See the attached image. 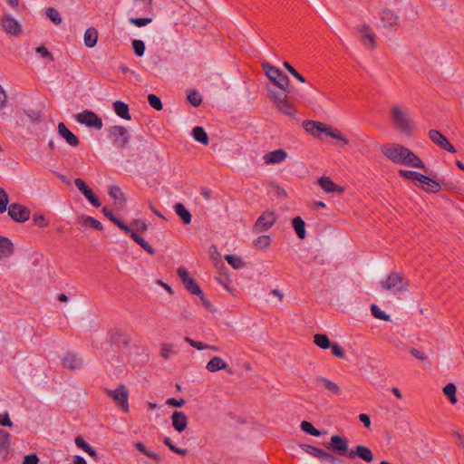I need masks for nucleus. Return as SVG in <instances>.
Returning a JSON list of instances; mask_svg holds the SVG:
<instances>
[{"label": "nucleus", "mask_w": 464, "mask_h": 464, "mask_svg": "<svg viewBox=\"0 0 464 464\" xmlns=\"http://www.w3.org/2000/svg\"><path fill=\"white\" fill-rule=\"evenodd\" d=\"M381 151L393 163L426 170L425 164L420 157L403 145L398 143L384 144L381 147Z\"/></svg>", "instance_id": "f257e3e1"}, {"label": "nucleus", "mask_w": 464, "mask_h": 464, "mask_svg": "<svg viewBox=\"0 0 464 464\" xmlns=\"http://www.w3.org/2000/svg\"><path fill=\"white\" fill-rule=\"evenodd\" d=\"M391 119L394 128L401 134L410 136L415 130V124L410 118L407 109L398 104H392L390 110Z\"/></svg>", "instance_id": "f03ea898"}, {"label": "nucleus", "mask_w": 464, "mask_h": 464, "mask_svg": "<svg viewBox=\"0 0 464 464\" xmlns=\"http://www.w3.org/2000/svg\"><path fill=\"white\" fill-rule=\"evenodd\" d=\"M303 128L305 131L315 138L322 139L321 134L324 133L333 139L341 140L344 145L349 143V140L343 135H342L339 130L334 129L330 125H326L323 122L305 120L303 121Z\"/></svg>", "instance_id": "7ed1b4c3"}, {"label": "nucleus", "mask_w": 464, "mask_h": 464, "mask_svg": "<svg viewBox=\"0 0 464 464\" xmlns=\"http://www.w3.org/2000/svg\"><path fill=\"white\" fill-rule=\"evenodd\" d=\"M382 288L386 291H392L394 294L408 291L409 284L403 280L401 274L392 272L386 279L381 281Z\"/></svg>", "instance_id": "20e7f679"}, {"label": "nucleus", "mask_w": 464, "mask_h": 464, "mask_svg": "<svg viewBox=\"0 0 464 464\" xmlns=\"http://www.w3.org/2000/svg\"><path fill=\"white\" fill-rule=\"evenodd\" d=\"M105 394L111 398L124 412H129V391L124 384H120L115 390L104 389Z\"/></svg>", "instance_id": "39448f33"}, {"label": "nucleus", "mask_w": 464, "mask_h": 464, "mask_svg": "<svg viewBox=\"0 0 464 464\" xmlns=\"http://www.w3.org/2000/svg\"><path fill=\"white\" fill-rule=\"evenodd\" d=\"M300 448L307 454L331 464H344V461L334 454L309 444H301Z\"/></svg>", "instance_id": "423d86ee"}, {"label": "nucleus", "mask_w": 464, "mask_h": 464, "mask_svg": "<svg viewBox=\"0 0 464 464\" xmlns=\"http://www.w3.org/2000/svg\"><path fill=\"white\" fill-rule=\"evenodd\" d=\"M324 446L334 453L349 458L350 450L348 440L339 435H333L329 442L324 443Z\"/></svg>", "instance_id": "0eeeda50"}, {"label": "nucleus", "mask_w": 464, "mask_h": 464, "mask_svg": "<svg viewBox=\"0 0 464 464\" xmlns=\"http://www.w3.org/2000/svg\"><path fill=\"white\" fill-rule=\"evenodd\" d=\"M314 383L320 392L326 393L327 396H339L342 393V389L336 382L324 376L315 377Z\"/></svg>", "instance_id": "6e6552de"}, {"label": "nucleus", "mask_w": 464, "mask_h": 464, "mask_svg": "<svg viewBox=\"0 0 464 464\" xmlns=\"http://www.w3.org/2000/svg\"><path fill=\"white\" fill-rule=\"evenodd\" d=\"M8 216L12 220L17 223H24L25 221L29 220L31 211L30 209L19 203H12L9 205L7 208Z\"/></svg>", "instance_id": "1a4fd4ad"}, {"label": "nucleus", "mask_w": 464, "mask_h": 464, "mask_svg": "<svg viewBox=\"0 0 464 464\" xmlns=\"http://www.w3.org/2000/svg\"><path fill=\"white\" fill-rule=\"evenodd\" d=\"M110 137L113 138V144L118 148H125L130 142V133L128 130L120 125L112 126L109 130Z\"/></svg>", "instance_id": "9d476101"}, {"label": "nucleus", "mask_w": 464, "mask_h": 464, "mask_svg": "<svg viewBox=\"0 0 464 464\" xmlns=\"http://www.w3.org/2000/svg\"><path fill=\"white\" fill-rule=\"evenodd\" d=\"M75 120L79 123L84 124L88 127H92L97 130H101L102 128V119L93 111H91L89 110H85L82 112L77 113L75 115Z\"/></svg>", "instance_id": "9b49d317"}, {"label": "nucleus", "mask_w": 464, "mask_h": 464, "mask_svg": "<svg viewBox=\"0 0 464 464\" xmlns=\"http://www.w3.org/2000/svg\"><path fill=\"white\" fill-rule=\"evenodd\" d=\"M1 25L4 31L12 35L18 36L22 33V25L11 14H5L0 19Z\"/></svg>", "instance_id": "f8f14e48"}, {"label": "nucleus", "mask_w": 464, "mask_h": 464, "mask_svg": "<svg viewBox=\"0 0 464 464\" xmlns=\"http://www.w3.org/2000/svg\"><path fill=\"white\" fill-rule=\"evenodd\" d=\"M177 274L180 277L185 288L192 295H201L202 290L197 284V282L189 276L188 271L183 267L179 266L177 270Z\"/></svg>", "instance_id": "ddd939ff"}, {"label": "nucleus", "mask_w": 464, "mask_h": 464, "mask_svg": "<svg viewBox=\"0 0 464 464\" xmlns=\"http://www.w3.org/2000/svg\"><path fill=\"white\" fill-rule=\"evenodd\" d=\"M361 34L362 44L368 49L373 50L376 47V34L368 24H363L358 29Z\"/></svg>", "instance_id": "4468645a"}, {"label": "nucleus", "mask_w": 464, "mask_h": 464, "mask_svg": "<svg viewBox=\"0 0 464 464\" xmlns=\"http://www.w3.org/2000/svg\"><path fill=\"white\" fill-rule=\"evenodd\" d=\"M276 218L274 212H265L256 221L254 229L256 232L266 231L276 223Z\"/></svg>", "instance_id": "2eb2a0df"}, {"label": "nucleus", "mask_w": 464, "mask_h": 464, "mask_svg": "<svg viewBox=\"0 0 464 464\" xmlns=\"http://www.w3.org/2000/svg\"><path fill=\"white\" fill-rule=\"evenodd\" d=\"M429 138L431 140V141L433 143H435L437 146L440 147L441 149L446 150L451 153L456 152V149L454 148V146L439 130H430L429 131Z\"/></svg>", "instance_id": "dca6fc26"}, {"label": "nucleus", "mask_w": 464, "mask_h": 464, "mask_svg": "<svg viewBox=\"0 0 464 464\" xmlns=\"http://www.w3.org/2000/svg\"><path fill=\"white\" fill-rule=\"evenodd\" d=\"M74 184L93 207L99 208L101 206V202L98 198L82 179H75Z\"/></svg>", "instance_id": "f3484780"}, {"label": "nucleus", "mask_w": 464, "mask_h": 464, "mask_svg": "<svg viewBox=\"0 0 464 464\" xmlns=\"http://www.w3.org/2000/svg\"><path fill=\"white\" fill-rule=\"evenodd\" d=\"M380 19L384 27L395 29L399 26L400 19L395 12L392 9L385 8L382 11Z\"/></svg>", "instance_id": "a211bd4d"}, {"label": "nucleus", "mask_w": 464, "mask_h": 464, "mask_svg": "<svg viewBox=\"0 0 464 464\" xmlns=\"http://www.w3.org/2000/svg\"><path fill=\"white\" fill-rule=\"evenodd\" d=\"M63 368L74 371L79 370L83 365V361L75 353H67L62 359Z\"/></svg>", "instance_id": "6ab92c4d"}, {"label": "nucleus", "mask_w": 464, "mask_h": 464, "mask_svg": "<svg viewBox=\"0 0 464 464\" xmlns=\"http://www.w3.org/2000/svg\"><path fill=\"white\" fill-rule=\"evenodd\" d=\"M360 458L366 462L373 460V454L372 450L363 445H357L353 450H351L349 459Z\"/></svg>", "instance_id": "aec40b11"}, {"label": "nucleus", "mask_w": 464, "mask_h": 464, "mask_svg": "<svg viewBox=\"0 0 464 464\" xmlns=\"http://www.w3.org/2000/svg\"><path fill=\"white\" fill-rule=\"evenodd\" d=\"M206 369L210 372H216L220 370H226L229 374H233L234 372L229 368L228 364L220 357H213L206 366Z\"/></svg>", "instance_id": "412c9836"}, {"label": "nucleus", "mask_w": 464, "mask_h": 464, "mask_svg": "<svg viewBox=\"0 0 464 464\" xmlns=\"http://www.w3.org/2000/svg\"><path fill=\"white\" fill-rule=\"evenodd\" d=\"M58 133L72 147H77L80 143L79 139L71 130L67 129L63 122L58 124Z\"/></svg>", "instance_id": "4be33fe9"}, {"label": "nucleus", "mask_w": 464, "mask_h": 464, "mask_svg": "<svg viewBox=\"0 0 464 464\" xmlns=\"http://www.w3.org/2000/svg\"><path fill=\"white\" fill-rule=\"evenodd\" d=\"M420 183H421V185H420V188L430 193H437L441 189L440 180H435L425 175H423Z\"/></svg>", "instance_id": "5701e85b"}, {"label": "nucleus", "mask_w": 464, "mask_h": 464, "mask_svg": "<svg viewBox=\"0 0 464 464\" xmlns=\"http://www.w3.org/2000/svg\"><path fill=\"white\" fill-rule=\"evenodd\" d=\"M286 157V151L283 149H279L265 154L264 160L266 164H277L283 162Z\"/></svg>", "instance_id": "b1692460"}, {"label": "nucleus", "mask_w": 464, "mask_h": 464, "mask_svg": "<svg viewBox=\"0 0 464 464\" xmlns=\"http://www.w3.org/2000/svg\"><path fill=\"white\" fill-rule=\"evenodd\" d=\"M172 426L178 432H182L188 426V418L182 411H174L171 416Z\"/></svg>", "instance_id": "393cba45"}, {"label": "nucleus", "mask_w": 464, "mask_h": 464, "mask_svg": "<svg viewBox=\"0 0 464 464\" xmlns=\"http://www.w3.org/2000/svg\"><path fill=\"white\" fill-rule=\"evenodd\" d=\"M111 342L116 345L127 346L131 341L130 336L124 331L114 330L111 333Z\"/></svg>", "instance_id": "a878e982"}, {"label": "nucleus", "mask_w": 464, "mask_h": 464, "mask_svg": "<svg viewBox=\"0 0 464 464\" xmlns=\"http://www.w3.org/2000/svg\"><path fill=\"white\" fill-rule=\"evenodd\" d=\"M317 183L320 187L327 193L339 192L342 193L343 188L337 184H335L330 178L328 177H321L318 179Z\"/></svg>", "instance_id": "bb28decb"}, {"label": "nucleus", "mask_w": 464, "mask_h": 464, "mask_svg": "<svg viewBox=\"0 0 464 464\" xmlns=\"http://www.w3.org/2000/svg\"><path fill=\"white\" fill-rule=\"evenodd\" d=\"M14 252L12 241L4 236H0V259L11 256Z\"/></svg>", "instance_id": "cd10ccee"}, {"label": "nucleus", "mask_w": 464, "mask_h": 464, "mask_svg": "<svg viewBox=\"0 0 464 464\" xmlns=\"http://www.w3.org/2000/svg\"><path fill=\"white\" fill-rule=\"evenodd\" d=\"M126 234L130 235V237L142 247L146 252L150 255L155 253V249L149 245L140 236H139L135 231H133L130 227L129 231H124Z\"/></svg>", "instance_id": "c85d7f7f"}, {"label": "nucleus", "mask_w": 464, "mask_h": 464, "mask_svg": "<svg viewBox=\"0 0 464 464\" xmlns=\"http://www.w3.org/2000/svg\"><path fill=\"white\" fill-rule=\"evenodd\" d=\"M273 84H275L276 87L281 89L286 93H292V90L290 89V80L287 77L286 74H285L283 72H280V75L276 77V80H273L271 82Z\"/></svg>", "instance_id": "c756f323"}, {"label": "nucleus", "mask_w": 464, "mask_h": 464, "mask_svg": "<svg viewBox=\"0 0 464 464\" xmlns=\"http://www.w3.org/2000/svg\"><path fill=\"white\" fill-rule=\"evenodd\" d=\"M84 44L89 47H94L98 40V32L94 27L88 28L83 36Z\"/></svg>", "instance_id": "7c9ffc66"}, {"label": "nucleus", "mask_w": 464, "mask_h": 464, "mask_svg": "<svg viewBox=\"0 0 464 464\" xmlns=\"http://www.w3.org/2000/svg\"><path fill=\"white\" fill-rule=\"evenodd\" d=\"M103 215L111 221L114 225H116L119 228H121L123 231H129L130 227L126 225L123 221H121L120 218H116L113 213L109 210L106 207H103L102 209Z\"/></svg>", "instance_id": "2f4dec72"}, {"label": "nucleus", "mask_w": 464, "mask_h": 464, "mask_svg": "<svg viewBox=\"0 0 464 464\" xmlns=\"http://www.w3.org/2000/svg\"><path fill=\"white\" fill-rule=\"evenodd\" d=\"M175 212L180 218L185 225H188L191 222L192 216L190 212L185 208L182 203H177L174 207Z\"/></svg>", "instance_id": "473e14b6"}, {"label": "nucleus", "mask_w": 464, "mask_h": 464, "mask_svg": "<svg viewBox=\"0 0 464 464\" xmlns=\"http://www.w3.org/2000/svg\"><path fill=\"white\" fill-rule=\"evenodd\" d=\"M276 107L280 112L289 117H294L297 112L295 106L286 98L282 102L277 104Z\"/></svg>", "instance_id": "72a5a7b5"}, {"label": "nucleus", "mask_w": 464, "mask_h": 464, "mask_svg": "<svg viewBox=\"0 0 464 464\" xmlns=\"http://www.w3.org/2000/svg\"><path fill=\"white\" fill-rule=\"evenodd\" d=\"M113 108L118 116L124 120H130V115L129 112V106L127 103L121 101H116L113 103Z\"/></svg>", "instance_id": "f704fd0d"}, {"label": "nucleus", "mask_w": 464, "mask_h": 464, "mask_svg": "<svg viewBox=\"0 0 464 464\" xmlns=\"http://www.w3.org/2000/svg\"><path fill=\"white\" fill-rule=\"evenodd\" d=\"M11 435L4 430H0V455L6 456L9 452V441Z\"/></svg>", "instance_id": "c9c22d12"}, {"label": "nucleus", "mask_w": 464, "mask_h": 464, "mask_svg": "<svg viewBox=\"0 0 464 464\" xmlns=\"http://www.w3.org/2000/svg\"><path fill=\"white\" fill-rule=\"evenodd\" d=\"M134 447L140 452L153 459L156 463H160L161 461V457L159 454L155 453L154 451L148 450L144 443L136 442L134 444Z\"/></svg>", "instance_id": "e433bc0d"}, {"label": "nucleus", "mask_w": 464, "mask_h": 464, "mask_svg": "<svg viewBox=\"0 0 464 464\" xmlns=\"http://www.w3.org/2000/svg\"><path fill=\"white\" fill-rule=\"evenodd\" d=\"M192 136L198 142L208 145L209 142L208 136L202 127L197 126L192 130Z\"/></svg>", "instance_id": "4c0bfd02"}, {"label": "nucleus", "mask_w": 464, "mask_h": 464, "mask_svg": "<svg viewBox=\"0 0 464 464\" xmlns=\"http://www.w3.org/2000/svg\"><path fill=\"white\" fill-rule=\"evenodd\" d=\"M293 227L300 239H304L305 237V223L300 218L296 217L292 221Z\"/></svg>", "instance_id": "58836bf2"}, {"label": "nucleus", "mask_w": 464, "mask_h": 464, "mask_svg": "<svg viewBox=\"0 0 464 464\" xmlns=\"http://www.w3.org/2000/svg\"><path fill=\"white\" fill-rule=\"evenodd\" d=\"M109 195L113 199L116 200V202H115L116 205L119 204V205L122 206L126 201L124 194L122 193L121 189L117 186H111L109 188Z\"/></svg>", "instance_id": "ea45409f"}, {"label": "nucleus", "mask_w": 464, "mask_h": 464, "mask_svg": "<svg viewBox=\"0 0 464 464\" xmlns=\"http://www.w3.org/2000/svg\"><path fill=\"white\" fill-rule=\"evenodd\" d=\"M79 223L83 227H89L95 228L97 230H102L103 227L97 219L92 217H81L79 218Z\"/></svg>", "instance_id": "a19ab883"}, {"label": "nucleus", "mask_w": 464, "mask_h": 464, "mask_svg": "<svg viewBox=\"0 0 464 464\" xmlns=\"http://www.w3.org/2000/svg\"><path fill=\"white\" fill-rule=\"evenodd\" d=\"M262 66L266 77L269 79L270 82L276 80V77L280 75V72H282V71L279 70L277 67L271 65L268 63H264Z\"/></svg>", "instance_id": "79ce46f5"}, {"label": "nucleus", "mask_w": 464, "mask_h": 464, "mask_svg": "<svg viewBox=\"0 0 464 464\" xmlns=\"http://www.w3.org/2000/svg\"><path fill=\"white\" fill-rule=\"evenodd\" d=\"M456 385L452 382L448 383L443 388V393L446 395V397L452 404H456L458 401V399L456 397Z\"/></svg>", "instance_id": "37998d69"}, {"label": "nucleus", "mask_w": 464, "mask_h": 464, "mask_svg": "<svg viewBox=\"0 0 464 464\" xmlns=\"http://www.w3.org/2000/svg\"><path fill=\"white\" fill-rule=\"evenodd\" d=\"M74 441L79 448L83 450L89 455H91L93 458H97V451L92 446H90L82 437H76Z\"/></svg>", "instance_id": "c03bdc74"}, {"label": "nucleus", "mask_w": 464, "mask_h": 464, "mask_svg": "<svg viewBox=\"0 0 464 464\" xmlns=\"http://www.w3.org/2000/svg\"><path fill=\"white\" fill-rule=\"evenodd\" d=\"M314 343L320 348L326 350L330 348L331 342L326 334H316L314 336Z\"/></svg>", "instance_id": "a18cd8bd"}, {"label": "nucleus", "mask_w": 464, "mask_h": 464, "mask_svg": "<svg viewBox=\"0 0 464 464\" xmlns=\"http://www.w3.org/2000/svg\"><path fill=\"white\" fill-rule=\"evenodd\" d=\"M290 93L282 94L276 91L269 90L268 91V97L273 102L274 105L276 106L280 102H282L285 98L288 99V95ZM293 96L295 95V93L292 91L291 93Z\"/></svg>", "instance_id": "49530a36"}, {"label": "nucleus", "mask_w": 464, "mask_h": 464, "mask_svg": "<svg viewBox=\"0 0 464 464\" xmlns=\"http://www.w3.org/2000/svg\"><path fill=\"white\" fill-rule=\"evenodd\" d=\"M398 173L401 177L405 178L406 179L419 182L423 177V174L413 170L400 169Z\"/></svg>", "instance_id": "de8ad7c7"}, {"label": "nucleus", "mask_w": 464, "mask_h": 464, "mask_svg": "<svg viewBox=\"0 0 464 464\" xmlns=\"http://www.w3.org/2000/svg\"><path fill=\"white\" fill-rule=\"evenodd\" d=\"M300 428L304 432L314 437H319L322 434V432L319 430L315 429L311 422L306 420H303L301 422Z\"/></svg>", "instance_id": "09e8293b"}, {"label": "nucleus", "mask_w": 464, "mask_h": 464, "mask_svg": "<svg viewBox=\"0 0 464 464\" xmlns=\"http://www.w3.org/2000/svg\"><path fill=\"white\" fill-rule=\"evenodd\" d=\"M45 14L56 25L62 23L61 15L54 7H48L45 10Z\"/></svg>", "instance_id": "8fccbe9b"}, {"label": "nucleus", "mask_w": 464, "mask_h": 464, "mask_svg": "<svg viewBox=\"0 0 464 464\" xmlns=\"http://www.w3.org/2000/svg\"><path fill=\"white\" fill-rule=\"evenodd\" d=\"M225 259L235 269H241L244 266V262L239 256L226 255Z\"/></svg>", "instance_id": "3c124183"}, {"label": "nucleus", "mask_w": 464, "mask_h": 464, "mask_svg": "<svg viewBox=\"0 0 464 464\" xmlns=\"http://www.w3.org/2000/svg\"><path fill=\"white\" fill-rule=\"evenodd\" d=\"M371 312L372 314L380 320L383 321H391V316L389 314H386L383 311H382L379 306L375 304H372L371 305Z\"/></svg>", "instance_id": "603ef678"}, {"label": "nucleus", "mask_w": 464, "mask_h": 464, "mask_svg": "<svg viewBox=\"0 0 464 464\" xmlns=\"http://www.w3.org/2000/svg\"><path fill=\"white\" fill-rule=\"evenodd\" d=\"M9 203V197L6 191L0 188V214L5 213L7 210Z\"/></svg>", "instance_id": "864d4df0"}, {"label": "nucleus", "mask_w": 464, "mask_h": 464, "mask_svg": "<svg viewBox=\"0 0 464 464\" xmlns=\"http://www.w3.org/2000/svg\"><path fill=\"white\" fill-rule=\"evenodd\" d=\"M149 104L155 110L160 111L163 108L161 100L156 94L150 93L148 95Z\"/></svg>", "instance_id": "5fc2aeb1"}, {"label": "nucleus", "mask_w": 464, "mask_h": 464, "mask_svg": "<svg viewBox=\"0 0 464 464\" xmlns=\"http://www.w3.org/2000/svg\"><path fill=\"white\" fill-rule=\"evenodd\" d=\"M164 444L173 452L179 454V455H181V456H186L188 454V450H183V449H180V448H178L176 447L173 443H172V440H170V438L169 437H166L164 439Z\"/></svg>", "instance_id": "6e6d98bb"}, {"label": "nucleus", "mask_w": 464, "mask_h": 464, "mask_svg": "<svg viewBox=\"0 0 464 464\" xmlns=\"http://www.w3.org/2000/svg\"><path fill=\"white\" fill-rule=\"evenodd\" d=\"M271 245V238L269 236H260L255 241V246L259 249H266Z\"/></svg>", "instance_id": "4d7b16f0"}, {"label": "nucleus", "mask_w": 464, "mask_h": 464, "mask_svg": "<svg viewBox=\"0 0 464 464\" xmlns=\"http://www.w3.org/2000/svg\"><path fill=\"white\" fill-rule=\"evenodd\" d=\"M284 67L288 71V72L294 76L298 82L304 83L305 82L304 77L300 74L288 62L284 63Z\"/></svg>", "instance_id": "13d9d810"}, {"label": "nucleus", "mask_w": 464, "mask_h": 464, "mask_svg": "<svg viewBox=\"0 0 464 464\" xmlns=\"http://www.w3.org/2000/svg\"><path fill=\"white\" fill-rule=\"evenodd\" d=\"M132 47L135 54L139 57H141L145 52V44L141 40H133Z\"/></svg>", "instance_id": "bf43d9fd"}, {"label": "nucleus", "mask_w": 464, "mask_h": 464, "mask_svg": "<svg viewBox=\"0 0 464 464\" xmlns=\"http://www.w3.org/2000/svg\"><path fill=\"white\" fill-rule=\"evenodd\" d=\"M188 101L192 106L198 107L201 103L202 99L197 91H193L188 94Z\"/></svg>", "instance_id": "052dcab7"}, {"label": "nucleus", "mask_w": 464, "mask_h": 464, "mask_svg": "<svg viewBox=\"0 0 464 464\" xmlns=\"http://www.w3.org/2000/svg\"><path fill=\"white\" fill-rule=\"evenodd\" d=\"M35 52L39 53L43 58L48 59L51 62H53L54 58L51 52L44 46L40 45L35 48Z\"/></svg>", "instance_id": "680f3d73"}, {"label": "nucleus", "mask_w": 464, "mask_h": 464, "mask_svg": "<svg viewBox=\"0 0 464 464\" xmlns=\"http://www.w3.org/2000/svg\"><path fill=\"white\" fill-rule=\"evenodd\" d=\"M152 22L151 18L142 17V18H130V23L138 26L142 27Z\"/></svg>", "instance_id": "e2e57ef3"}, {"label": "nucleus", "mask_w": 464, "mask_h": 464, "mask_svg": "<svg viewBox=\"0 0 464 464\" xmlns=\"http://www.w3.org/2000/svg\"><path fill=\"white\" fill-rule=\"evenodd\" d=\"M184 341L186 343H188L190 346H192L198 350H204V349L208 348V344H206V343L198 342V341H194L189 337H185Z\"/></svg>", "instance_id": "0e129e2a"}, {"label": "nucleus", "mask_w": 464, "mask_h": 464, "mask_svg": "<svg viewBox=\"0 0 464 464\" xmlns=\"http://www.w3.org/2000/svg\"><path fill=\"white\" fill-rule=\"evenodd\" d=\"M330 348L332 349V353L334 356L341 359L344 357V350L337 343H331Z\"/></svg>", "instance_id": "69168bd1"}, {"label": "nucleus", "mask_w": 464, "mask_h": 464, "mask_svg": "<svg viewBox=\"0 0 464 464\" xmlns=\"http://www.w3.org/2000/svg\"><path fill=\"white\" fill-rule=\"evenodd\" d=\"M33 220L34 223L40 227H45L49 225V222L43 214L34 215Z\"/></svg>", "instance_id": "338daca9"}, {"label": "nucleus", "mask_w": 464, "mask_h": 464, "mask_svg": "<svg viewBox=\"0 0 464 464\" xmlns=\"http://www.w3.org/2000/svg\"><path fill=\"white\" fill-rule=\"evenodd\" d=\"M173 353V345L170 343H163L161 345L160 355L164 359H169V355Z\"/></svg>", "instance_id": "774afa93"}]
</instances>
